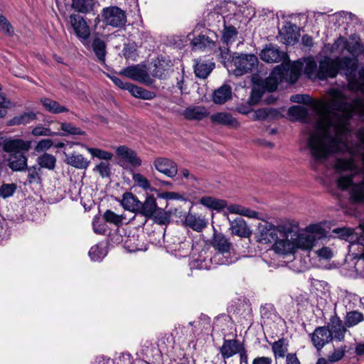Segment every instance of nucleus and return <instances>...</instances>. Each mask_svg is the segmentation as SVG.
Instances as JSON below:
<instances>
[{
	"instance_id": "32",
	"label": "nucleus",
	"mask_w": 364,
	"mask_h": 364,
	"mask_svg": "<svg viewBox=\"0 0 364 364\" xmlns=\"http://www.w3.org/2000/svg\"><path fill=\"white\" fill-rule=\"evenodd\" d=\"M184 223L187 227L197 232L202 231L207 225L205 219L191 213L186 216Z\"/></svg>"
},
{
	"instance_id": "59",
	"label": "nucleus",
	"mask_w": 364,
	"mask_h": 364,
	"mask_svg": "<svg viewBox=\"0 0 364 364\" xmlns=\"http://www.w3.org/2000/svg\"><path fill=\"white\" fill-rule=\"evenodd\" d=\"M0 30L4 34L10 36L14 33L12 26L3 15H0Z\"/></svg>"
},
{
	"instance_id": "55",
	"label": "nucleus",
	"mask_w": 364,
	"mask_h": 364,
	"mask_svg": "<svg viewBox=\"0 0 364 364\" xmlns=\"http://www.w3.org/2000/svg\"><path fill=\"white\" fill-rule=\"evenodd\" d=\"M17 186L15 183H3L0 186V196L3 198L12 196L16 192Z\"/></svg>"
},
{
	"instance_id": "12",
	"label": "nucleus",
	"mask_w": 364,
	"mask_h": 364,
	"mask_svg": "<svg viewBox=\"0 0 364 364\" xmlns=\"http://www.w3.org/2000/svg\"><path fill=\"white\" fill-rule=\"evenodd\" d=\"M156 195L154 192L145 193V200L141 201L139 215H141L146 219H151L154 216L159 207L156 203Z\"/></svg>"
},
{
	"instance_id": "47",
	"label": "nucleus",
	"mask_w": 364,
	"mask_h": 364,
	"mask_svg": "<svg viewBox=\"0 0 364 364\" xmlns=\"http://www.w3.org/2000/svg\"><path fill=\"white\" fill-rule=\"evenodd\" d=\"M28 171V183H41V168L36 166L27 167Z\"/></svg>"
},
{
	"instance_id": "43",
	"label": "nucleus",
	"mask_w": 364,
	"mask_h": 364,
	"mask_svg": "<svg viewBox=\"0 0 364 364\" xmlns=\"http://www.w3.org/2000/svg\"><path fill=\"white\" fill-rule=\"evenodd\" d=\"M304 72L309 78L318 79V65L313 58L306 61Z\"/></svg>"
},
{
	"instance_id": "30",
	"label": "nucleus",
	"mask_w": 364,
	"mask_h": 364,
	"mask_svg": "<svg viewBox=\"0 0 364 364\" xmlns=\"http://www.w3.org/2000/svg\"><path fill=\"white\" fill-rule=\"evenodd\" d=\"M232 97V88L228 85H223L215 90L213 101L218 105H223Z\"/></svg>"
},
{
	"instance_id": "53",
	"label": "nucleus",
	"mask_w": 364,
	"mask_h": 364,
	"mask_svg": "<svg viewBox=\"0 0 364 364\" xmlns=\"http://www.w3.org/2000/svg\"><path fill=\"white\" fill-rule=\"evenodd\" d=\"M170 218V213L164 211L163 208H159L151 219H154V222L157 224L166 225L169 223Z\"/></svg>"
},
{
	"instance_id": "40",
	"label": "nucleus",
	"mask_w": 364,
	"mask_h": 364,
	"mask_svg": "<svg viewBox=\"0 0 364 364\" xmlns=\"http://www.w3.org/2000/svg\"><path fill=\"white\" fill-rule=\"evenodd\" d=\"M237 33L238 32L235 27L232 26H226L225 23L222 36V41L227 46L232 44L235 41Z\"/></svg>"
},
{
	"instance_id": "31",
	"label": "nucleus",
	"mask_w": 364,
	"mask_h": 364,
	"mask_svg": "<svg viewBox=\"0 0 364 364\" xmlns=\"http://www.w3.org/2000/svg\"><path fill=\"white\" fill-rule=\"evenodd\" d=\"M296 27L291 24L285 26L280 31L279 34L284 43L287 45H294L299 40V35L295 31Z\"/></svg>"
},
{
	"instance_id": "2",
	"label": "nucleus",
	"mask_w": 364,
	"mask_h": 364,
	"mask_svg": "<svg viewBox=\"0 0 364 364\" xmlns=\"http://www.w3.org/2000/svg\"><path fill=\"white\" fill-rule=\"evenodd\" d=\"M296 235V228L284 226L278 239L275 241L273 249L281 255L291 254L296 250L294 237Z\"/></svg>"
},
{
	"instance_id": "58",
	"label": "nucleus",
	"mask_w": 364,
	"mask_h": 364,
	"mask_svg": "<svg viewBox=\"0 0 364 364\" xmlns=\"http://www.w3.org/2000/svg\"><path fill=\"white\" fill-rule=\"evenodd\" d=\"M151 191H154L158 198H163L166 200H178L181 198V196L176 192H160L156 188H153Z\"/></svg>"
},
{
	"instance_id": "4",
	"label": "nucleus",
	"mask_w": 364,
	"mask_h": 364,
	"mask_svg": "<svg viewBox=\"0 0 364 364\" xmlns=\"http://www.w3.org/2000/svg\"><path fill=\"white\" fill-rule=\"evenodd\" d=\"M235 66L234 74L241 76L252 72L257 66L258 58L253 54H240L232 57Z\"/></svg>"
},
{
	"instance_id": "21",
	"label": "nucleus",
	"mask_w": 364,
	"mask_h": 364,
	"mask_svg": "<svg viewBox=\"0 0 364 364\" xmlns=\"http://www.w3.org/2000/svg\"><path fill=\"white\" fill-rule=\"evenodd\" d=\"M294 228H296V235L294 236L296 249L299 248L305 250H311L316 242V236L307 233L306 232L299 233L297 226H294Z\"/></svg>"
},
{
	"instance_id": "57",
	"label": "nucleus",
	"mask_w": 364,
	"mask_h": 364,
	"mask_svg": "<svg viewBox=\"0 0 364 364\" xmlns=\"http://www.w3.org/2000/svg\"><path fill=\"white\" fill-rule=\"evenodd\" d=\"M103 217L106 222L114 224L116 225H119L122 221V218L120 215L116 214L110 210H106Z\"/></svg>"
},
{
	"instance_id": "3",
	"label": "nucleus",
	"mask_w": 364,
	"mask_h": 364,
	"mask_svg": "<svg viewBox=\"0 0 364 364\" xmlns=\"http://www.w3.org/2000/svg\"><path fill=\"white\" fill-rule=\"evenodd\" d=\"M69 21L76 38L83 46H88L91 30L84 17L73 14L69 16Z\"/></svg>"
},
{
	"instance_id": "18",
	"label": "nucleus",
	"mask_w": 364,
	"mask_h": 364,
	"mask_svg": "<svg viewBox=\"0 0 364 364\" xmlns=\"http://www.w3.org/2000/svg\"><path fill=\"white\" fill-rule=\"evenodd\" d=\"M326 327L329 329L332 338H334L339 341L344 340L346 326L343 324V321L336 314L331 317Z\"/></svg>"
},
{
	"instance_id": "6",
	"label": "nucleus",
	"mask_w": 364,
	"mask_h": 364,
	"mask_svg": "<svg viewBox=\"0 0 364 364\" xmlns=\"http://www.w3.org/2000/svg\"><path fill=\"white\" fill-rule=\"evenodd\" d=\"M337 67V74L340 72L344 75L348 80H356V72L358 68V60L357 58L349 56L335 58Z\"/></svg>"
},
{
	"instance_id": "14",
	"label": "nucleus",
	"mask_w": 364,
	"mask_h": 364,
	"mask_svg": "<svg viewBox=\"0 0 364 364\" xmlns=\"http://www.w3.org/2000/svg\"><path fill=\"white\" fill-rule=\"evenodd\" d=\"M154 166L158 171L169 178H173L177 175V164L171 159L158 157L154 161Z\"/></svg>"
},
{
	"instance_id": "27",
	"label": "nucleus",
	"mask_w": 364,
	"mask_h": 364,
	"mask_svg": "<svg viewBox=\"0 0 364 364\" xmlns=\"http://www.w3.org/2000/svg\"><path fill=\"white\" fill-rule=\"evenodd\" d=\"M122 205L124 209L139 214L141 201L131 192H126L123 194Z\"/></svg>"
},
{
	"instance_id": "44",
	"label": "nucleus",
	"mask_w": 364,
	"mask_h": 364,
	"mask_svg": "<svg viewBox=\"0 0 364 364\" xmlns=\"http://www.w3.org/2000/svg\"><path fill=\"white\" fill-rule=\"evenodd\" d=\"M132 180L136 186L142 188L144 191H146V193L153 192L151 189H153L154 188L151 187L149 181L142 174L139 173H133Z\"/></svg>"
},
{
	"instance_id": "11",
	"label": "nucleus",
	"mask_w": 364,
	"mask_h": 364,
	"mask_svg": "<svg viewBox=\"0 0 364 364\" xmlns=\"http://www.w3.org/2000/svg\"><path fill=\"white\" fill-rule=\"evenodd\" d=\"M260 58L267 63L285 62L288 60L286 53L279 50L278 46L269 44L260 53Z\"/></svg>"
},
{
	"instance_id": "39",
	"label": "nucleus",
	"mask_w": 364,
	"mask_h": 364,
	"mask_svg": "<svg viewBox=\"0 0 364 364\" xmlns=\"http://www.w3.org/2000/svg\"><path fill=\"white\" fill-rule=\"evenodd\" d=\"M192 247L193 245L191 241L190 240L184 239L183 240L178 242V243L175 247L172 249V250L178 252L176 256L179 257H186L190 254L191 250H192Z\"/></svg>"
},
{
	"instance_id": "5",
	"label": "nucleus",
	"mask_w": 364,
	"mask_h": 364,
	"mask_svg": "<svg viewBox=\"0 0 364 364\" xmlns=\"http://www.w3.org/2000/svg\"><path fill=\"white\" fill-rule=\"evenodd\" d=\"M103 22L114 28H120L127 22V16L124 11L117 6L104 8L102 12Z\"/></svg>"
},
{
	"instance_id": "24",
	"label": "nucleus",
	"mask_w": 364,
	"mask_h": 364,
	"mask_svg": "<svg viewBox=\"0 0 364 364\" xmlns=\"http://www.w3.org/2000/svg\"><path fill=\"white\" fill-rule=\"evenodd\" d=\"M171 63L165 58H158L154 62L150 68V73L152 77L163 79L166 77L168 69L171 67Z\"/></svg>"
},
{
	"instance_id": "15",
	"label": "nucleus",
	"mask_w": 364,
	"mask_h": 364,
	"mask_svg": "<svg viewBox=\"0 0 364 364\" xmlns=\"http://www.w3.org/2000/svg\"><path fill=\"white\" fill-rule=\"evenodd\" d=\"M311 340L317 350H321L323 346L332 341L331 332L326 326L317 327L310 334Z\"/></svg>"
},
{
	"instance_id": "64",
	"label": "nucleus",
	"mask_w": 364,
	"mask_h": 364,
	"mask_svg": "<svg viewBox=\"0 0 364 364\" xmlns=\"http://www.w3.org/2000/svg\"><path fill=\"white\" fill-rule=\"evenodd\" d=\"M53 145V141L50 139H45L41 140L36 146V151L37 152L43 151L49 149Z\"/></svg>"
},
{
	"instance_id": "36",
	"label": "nucleus",
	"mask_w": 364,
	"mask_h": 364,
	"mask_svg": "<svg viewBox=\"0 0 364 364\" xmlns=\"http://www.w3.org/2000/svg\"><path fill=\"white\" fill-rule=\"evenodd\" d=\"M94 0H72V8L79 13L87 14L93 9Z\"/></svg>"
},
{
	"instance_id": "46",
	"label": "nucleus",
	"mask_w": 364,
	"mask_h": 364,
	"mask_svg": "<svg viewBox=\"0 0 364 364\" xmlns=\"http://www.w3.org/2000/svg\"><path fill=\"white\" fill-rule=\"evenodd\" d=\"M82 146L85 147L87 151L93 156L97 159L105 160L106 161H110L113 157V154L107 151H104L102 149H97V148H90L84 144H81Z\"/></svg>"
},
{
	"instance_id": "7",
	"label": "nucleus",
	"mask_w": 364,
	"mask_h": 364,
	"mask_svg": "<svg viewBox=\"0 0 364 364\" xmlns=\"http://www.w3.org/2000/svg\"><path fill=\"white\" fill-rule=\"evenodd\" d=\"M284 228L283 225L276 227L269 223L260 224L258 227L259 233L257 235V241L262 244L274 243Z\"/></svg>"
},
{
	"instance_id": "1",
	"label": "nucleus",
	"mask_w": 364,
	"mask_h": 364,
	"mask_svg": "<svg viewBox=\"0 0 364 364\" xmlns=\"http://www.w3.org/2000/svg\"><path fill=\"white\" fill-rule=\"evenodd\" d=\"M211 245L215 250V255L211 258L214 264L229 265L237 260L232 243L224 234L215 231Z\"/></svg>"
},
{
	"instance_id": "42",
	"label": "nucleus",
	"mask_w": 364,
	"mask_h": 364,
	"mask_svg": "<svg viewBox=\"0 0 364 364\" xmlns=\"http://www.w3.org/2000/svg\"><path fill=\"white\" fill-rule=\"evenodd\" d=\"M288 114L296 120H305L309 116L308 109L301 105H294L289 109Z\"/></svg>"
},
{
	"instance_id": "8",
	"label": "nucleus",
	"mask_w": 364,
	"mask_h": 364,
	"mask_svg": "<svg viewBox=\"0 0 364 364\" xmlns=\"http://www.w3.org/2000/svg\"><path fill=\"white\" fill-rule=\"evenodd\" d=\"M119 74L148 86L151 85L154 82V80L148 72L139 65L128 66L122 69Z\"/></svg>"
},
{
	"instance_id": "52",
	"label": "nucleus",
	"mask_w": 364,
	"mask_h": 364,
	"mask_svg": "<svg viewBox=\"0 0 364 364\" xmlns=\"http://www.w3.org/2000/svg\"><path fill=\"white\" fill-rule=\"evenodd\" d=\"M60 129L65 133L63 135H84L85 132L80 128L73 125L70 123L62 122L60 123Z\"/></svg>"
},
{
	"instance_id": "22",
	"label": "nucleus",
	"mask_w": 364,
	"mask_h": 364,
	"mask_svg": "<svg viewBox=\"0 0 364 364\" xmlns=\"http://www.w3.org/2000/svg\"><path fill=\"white\" fill-rule=\"evenodd\" d=\"M91 48L95 56V61L104 65L106 63L107 44L100 38H95L92 42Z\"/></svg>"
},
{
	"instance_id": "20",
	"label": "nucleus",
	"mask_w": 364,
	"mask_h": 364,
	"mask_svg": "<svg viewBox=\"0 0 364 364\" xmlns=\"http://www.w3.org/2000/svg\"><path fill=\"white\" fill-rule=\"evenodd\" d=\"M116 153L119 159L124 160L134 167H137L141 165V160L137 156L136 151L126 146H119L116 150Z\"/></svg>"
},
{
	"instance_id": "38",
	"label": "nucleus",
	"mask_w": 364,
	"mask_h": 364,
	"mask_svg": "<svg viewBox=\"0 0 364 364\" xmlns=\"http://www.w3.org/2000/svg\"><path fill=\"white\" fill-rule=\"evenodd\" d=\"M37 162L40 166L39 168H44L48 170H53L55 166L56 159L52 154L44 153L43 154L38 157Z\"/></svg>"
},
{
	"instance_id": "62",
	"label": "nucleus",
	"mask_w": 364,
	"mask_h": 364,
	"mask_svg": "<svg viewBox=\"0 0 364 364\" xmlns=\"http://www.w3.org/2000/svg\"><path fill=\"white\" fill-rule=\"evenodd\" d=\"M274 313H275V309L272 304H266L264 306H262L260 308L261 316L263 318L272 319V316H274Z\"/></svg>"
},
{
	"instance_id": "26",
	"label": "nucleus",
	"mask_w": 364,
	"mask_h": 364,
	"mask_svg": "<svg viewBox=\"0 0 364 364\" xmlns=\"http://www.w3.org/2000/svg\"><path fill=\"white\" fill-rule=\"evenodd\" d=\"M208 114V109L203 106H189L183 112L184 118L188 120H201Z\"/></svg>"
},
{
	"instance_id": "33",
	"label": "nucleus",
	"mask_w": 364,
	"mask_h": 364,
	"mask_svg": "<svg viewBox=\"0 0 364 364\" xmlns=\"http://www.w3.org/2000/svg\"><path fill=\"white\" fill-rule=\"evenodd\" d=\"M127 90H128L132 96L139 99L152 100L156 97V94L154 92L149 91L132 83H130L127 86Z\"/></svg>"
},
{
	"instance_id": "37",
	"label": "nucleus",
	"mask_w": 364,
	"mask_h": 364,
	"mask_svg": "<svg viewBox=\"0 0 364 364\" xmlns=\"http://www.w3.org/2000/svg\"><path fill=\"white\" fill-rule=\"evenodd\" d=\"M272 349L276 359L284 358L288 350V343L284 338L279 339L272 344Z\"/></svg>"
},
{
	"instance_id": "19",
	"label": "nucleus",
	"mask_w": 364,
	"mask_h": 364,
	"mask_svg": "<svg viewBox=\"0 0 364 364\" xmlns=\"http://www.w3.org/2000/svg\"><path fill=\"white\" fill-rule=\"evenodd\" d=\"M210 119L213 124L225 126L229 128L236 129L240 126L238 121L230 113L226 112L213 114L210 116Z\"/></svg>"
},
{
	"instance_id": "41",
	"label": "nucleus",
	"mask_w": 364,
	"mask_h": 364,
	"mask_svg": "<svg viewBox=\"0 0 364 364\" xmlns=\"http://www.w3.org/2000/svg\"><path fill=\"white\" fill-rule=\"evenodd\" d=\"M364 321V315L357 311H353L347 313L345 318V326L350 328L358 325Z\"/></svg>"
},
{
	"instance_id": "35",
	"label": "nucleus",
	"mask_w": 364,
	"mask_h": 364,
	"mask_svg": "<svg viewBox=\"0 0 364 364\" xmlns=\"http://www.w3.org/2000/svg\"><path fill=\"white\" fill-rule=\"evenodd\" d=\"M36 119L33 112H23L13 117L9 122L11 126L27 124Z\"/></svg>"
},
{
	"instance_id": "13",
	"label": "nucleus",
	"mask_w": 364,
	"mask_h": 364,
	"mask_svg": "<svg viewBox=\"0 0 364 364\" xmlns=\"http://www.w3.org/2000/svg\"><path fill=\"white\" fill-rule=\"evenodd\" d=\"M0 145L5 152L11 154L16 151H27L31 147V142L21 139H1Z\"/></svg>"
},
{
	"instance_id": "50",
	"label": "nucleus",
	"mask_w": 364,
	"mask_h": 364,
	"mask_svg": "<svg viewBox=\"0 0 364 364\" xmlns=\"http://www.w3.org/2000/svg\"><path fill=\"white\" fill-rule=\"evenodd\" d=\"M264 91L257 83L253 87L251 95L248 99V103L250 105H257L261 100Z\"/></svg>"
},
{
	"instance_id": "45",
	"label": "nucleus",
	"mask_w": 364,
	"mask_h": 364,
	"mask_svg": "<svg viewBox=\"0 0 364 364\" xmlns=\"http://www.w3.org/2000/svg\"><path fill=\"white\" fill-rule=\"evenodd\" d=\"M335 45L338 47L343 46V50H347L352 55H354L360 47V43L356 41L353 45H350L349 41L343 36H340L335 42Z\"/></svg>"
},
{
	"instance_id": "63",
	"label": "nucleus",
	"mask_w": 364,
	"mask_h": 364,
	"mask_svg": "<svg viewBox=\"0 0 364 364\" xmlns=\"http://www.w3.org/2000/svg\"><path fill=\"white\" fill-rule=\"evenodd\" d=\"M32 134L35 136H53L56 135V133L52 132L50 129L44 127L42 126H38L33 129Z\"/></svg>"
},
{
	"instance_id": "56",
	"label": "nucleus",
	"mask_w": 364,
	"mask_h": 364,
	"mask_svg": "<svg viewBox=\"0 0 364 364\" xmlns=\"http://www.w3.org/2000/svg\"><path fill=\"white\" fill-rule=\"evenodd\" d=\"M88 254L91 259L95 262L101 260L105 256L103 248L98 245L92 246Z\"/></svg>"
},
{
	"instance_id": "25",
	"label": "nucleus",
	"mask_w": 364,
	"mask_h": 364,
	"mask_svg": "<svg viewBox=\"0 0 364 364\" xmlns=\"http://www.w3.org/2000/svg\"><path fill=\"white\" fill-rule=\"evenodd\" d=\"M210 36L199 35L194 38L191 42L193 46L199 50L212 48L215 46L217 35L214 32H209Z\"/></svg>"
},
{
	"instance_id": "48",
	"label": "nucleus",
	"mask_w": 364,
	"mask_h": 364,
	"mask_svg": "<svg viewBox=\"0 0 364 364\" xmlns=\"http://www.w3.org/2000/svg\"><path fill=\"white\" fill-rule=\"evenodd\" d=\"M300 75V71L297 68H289L288 65H284V81H289L294 83Z\"/></svg>"
},
{
	"instance_id": "51",
	"label": "nucleus",
	"mask_w": 364,
	"mask_h": 364,
	"mask_svg": "<svg viewBox=\"0 0 364 364\" xmlns=\"http://www.w3.org/2000/svg\"><path fill=\"white\" fill-rule=\"evenodd\" d=\"M277 114V111L272 108H261L255 112L254 119L255 120H264L269 117Z\"/></svg>"
},
{
	"instance_id": "17",
	"label": "nucleus",
	"mask_w": 364,
	"mask_h": 364,
	"mask_svg": "<svg viewBox=\"0 0 364 364\" xmlns=\"http://www.w3.org/2000/svg\"><path fill=\"white\" fill-rule=\"evenodd\" d=\"M229 220L231 234L240 237H250L252 235V230L247 225L245 220L241 217H237L235 219Z\"/></svg>"
},
{
	"instance_id": "61",
	"label": "nucleus",
	"mask_w": 364,
	"mask_h": 364,
	"mask_svg": "<svg viewBox=\"0 0 364 364\" xmlns=\"http://www.w3.org/2000/svg\"><path fill=\"white\" fill-rule=\"evenodd\" d=\"M333 233L337 234L343 240H348L353 235V230L348 228H338L332 230Z\"/></svg>"
},
{
	"instance_id": "54",
	"label": "nucleus",
	"mask_w": 364,
	"mask_h": 364,
	"mask_svg": "<svg viewBox=\"0 0 364 364\" xmlns=\"http://www.w3.org/2000/svg\"><path fill=\"white\" fill-rule=\"evenodd\" d=\"M98 172L102 178H109L111 175L110 164L108 161H102L93 168Z\"/></svg>"
},
{
	"instance_id": "9",
	"label": "nucleus",
	"mask_w": 364,
	"mask_h": 364,
	"mask_svg": "<svg viewBox=\"0 0 364 364\" xmlns=\"http://www.w3.org/2000/svg\"><path fill=\"white\" fill-rule=\"evenodd\" d=\"M284 81V65L276 66L271 72L269 76L264 80H262L257 84L262 87L265 92H274L277 89L279 82Z\"/></svg>"
},
{
	"instance_id": "29",
	"label": "nucleus",
	"mask_w": 364,
	"mask_h": 364,
	"mask_svg": "<svg viewBox=\"0 0 364 364\" xmlns=\"http://www.w3.org/2000/svg\"><path fill=\"white\" fill-rule=\"evenodd\" d=\"M67 164L79 169H85L90 164V161L80 154H65Z\"/></svg>"
},
{
	"instance_id": "10",
	"label": "nucleus",
	"mask_w": 364,
	"mask_h": 364,
	"mask_svg": "<svg viewBox=\"0 0 364 364\" xmlns=\"http://www.w3.org/2000/svg\"><path fill=\"white\" fill-rule=\"evenodd\" d=\"M318 63L319 80H325L328 78H334L337 76V67L335 58L323 56Z\"/></svg>"
},
{
	"instance_id": "28",
	"label": "nucleus",
	"mask_w": 364,
	"mask_h": 364,
	"mask_svg": "<svg viewBox=\"0 0 364 364\" xmlns=\"http://www.w3.org/2000/svg\"><path fill=\"white\" fill-rule=\"evenodd\" d=\"M215 68V63L211 61H205L199 59L194 65V73L196 75L201 79H205Z\"/></svg>"
},
{
	"instance_id": "60",
	"label": "nucleus",
	"mask_w": 364,
	"mask_h": 364,
	"mask_svg": "<svg viewBox=\"0 0 364 364\" xmlns=\"http://www.w3.org/2000/svg\"><path fill=\"white\" fill-rule=\"evenodd\" d=\"M306 230L307 233L315 235L316 240L321 238L324 234L323 228L318 224L309 225L306 227Z\"/></svg>"
},
{
	"instance_id": "34",
	"label": "nucleus",
	"mask_w": 364,
	"mask_h": 364,
	"mask_svg": "<svg viewBox=\"0 0 364 364\" xmlns=\"http://www.w3.org/2000/svg\"><path fill=\"white\" fill-rule=\"evenodd\" d=\"M41 102L46 111L53 114H59L68 112V109L60 105L57 101L50 98H42Z\"/></svg>"
},
{
	"instance_id": "23",
	"label": "nucleus",
	"mask_w": 364,
	"mask_h": 364,
	"mask_svg": "<svg viewBox=\"0 0 364 364\" xmlns=\"http://www.w3.org/2000/svg\"><path fill=\"white\" fill-rule=\"evenodd\" d=\"M242 346L237 339H224L223 343L220 348V353L224 359H228L240 351Z\"/></svg>"
},
{
	"instance_id": "16",
	"label": "nucleus",
	"mask_w": 364,
	"mask_h": 364,
	"mask_svg": "<svg viewBox=\"0 0 364 364\" xmlns=\"http://www.w3.org/2000/svg\"><path fill=\"white\" fill-rule=\"evenodd\" d=\"M6 161L7 166L13 171H23L27 168L28 159L23 151L9 154Z\"/></svg>"
},
{
	"instance_id": "49",
	"label": "nucleus",
	"mask_w": 364,
	"mask_h": 364,
	"mask_svg": "<svg viewBox=\"0 0 364 364\" xmlns=\"http://www.w3.org/2000/svg\"><path fill=\"white\" fill-rule=\"evenodd\" d=\"M122 53L127 60H136L138 53L136 45L134 43L124 44Z\"/></svg>"
}]
</instances>
